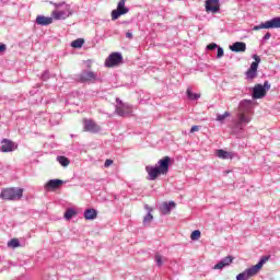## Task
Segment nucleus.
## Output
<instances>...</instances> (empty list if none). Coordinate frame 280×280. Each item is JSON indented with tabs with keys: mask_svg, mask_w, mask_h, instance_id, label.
<instances>
[{
	"mask_svg": "<svg viewBox=\"0 0 280 280\" xmlns=\"http://www.w3.org/2000/svg\"><path fill=\"white\" fill-rule=\"evenodd\" d=\"M79 82H81V84H97V82H104V80L100 78L96 72L82 70L79 74Z\"/></svg>",
	"mask_w": 280,
	"mask_h": 280,
	"instance_id": "3",
	"label": "nucleus"
},
{
	"mask_svg": "<svg viewBox=\"0 0 280 280\" xmlns=\"http://www.w3.org/2000/svg\"><path fill=\"white\" fill-rule=\"evenodd\" d=\"M74 215H78V211H75V209L73 208H69L68 210H66L63 218L65 220H71L72 218H74Z\"/></svg>",
	"mask_w": 280,
	"mask_h": 280,
	"instance_id": "28",
	"label": "nucleus"
},
{
	"mask_svg": "<svg viewBox=\"0 0 280 280\" xmlns=\"http://www.w3.org/2000/svg\"><path fill=\"white\" fill-rule=\"evenodd\" d=\"M218 44H215V43H211V44H209L208 46H207V48L206 49H208L209 51H213L214 49H218Z\"/></svg>",
	"mask_w": 280,
	"mask_h": 280,
	"instance_id": "40",
	"label": "nucleus"
},
{
	"mask_svg": "<svg viewBox=\"0 0 280 280\" xmlns=\"http://www.w3.org/2000/svg\"><path fill=\"white\" fill-rule=\"evenodd\" d=\"M60 119H62V115H60V113H56L50 116L49 122L51 126H58V124H60Z\"/></svg>",
	"mask_w": 280,
	"mask_h": 280,
	"instance_id": "26",
	"label": "nucleus"
},
{
	"mask_svg": "<svg viewBox=\"0 0 280 280\" xmlns=\"http://www.w3.org/2000/svg\"><path fill=\"white\" fill-rule=\"evenodd\" d=\"M56 8H63V10L61 11H54L52 12V18L56 21H65V19H69V16H71L73 14V12L71 11V5L65 3V2H58L55 3Z\"/></svg>",
	"mask_w": 280,
	"mask_h": 280,
	"instance_id": "4",
	"label": "nucleus"
},
{
	"mask_svg": "<svg viewBox=\"0 0 280 280\" xmlns=\"http://www.w3.org/2000/svg\"><path fill=\"white\" fill-rule=\"evenodd\" d=\"M43 86V83H36L33 89L30 91V95H36L38 93V89Z\"/></svg>",
	"mask_w": 280,
	"mask_h": 280,
	"instance_id": "36",
	"label": "nucleus"
},
{
	"mask_svg": "<svg viewBox=\"0 0 280 280\" xmlns=\"http://www.w3.org/2000/svg\"><path fill=\"white\" fill-rule=\"evenodd\" d=\"M257 69H259L257 66L250 63L249 69L245 72L246 80H255L257 78Z\"/></svg>",
	"mask_w": 280,
	"mask_h": 280,
	"instance_id": "22",
	"label": "nucleus"
},
{
	"mask_svg": "<svg viewBox=\"0 0 280 280\" xmlns=\"http://www.w3.org/2000/svg\"><path fill=\"white\" fill-rule=\"evenodd\" d=\"M128 12H130V9L126 7V0H119L117 9L112 11V21H117V19L128 14Z\"/></svg>",
	"mask_w": 280,
	"mask_h": 280,
	"instance_id": "8",
	"label": "nucleus"
},
{
	"mask_svg": "<svg viewBox=\"0 0 280 280\" xmlns=\"http://www.w3.org/2000/svg\"><path fill=\"white\" fill-rule=\"evenodd\" d=\"M233 259H235V257L225 256L217 265H214L213 269L214 270H222L223 268H226V266H229L230 264H233Z\"/></svg>",
	"mask_w": 280,
	"mask_h": 280,
	"instance_id": "17",
	"label": "nucleus"
},
{
	"mask_svg": "<svg viewBox=\"0 0 280 280\" xmlns=\"http://www.w3.org/2000/svg\"><path fill=\"white\" fill-rule=\"evenodd\" d=\"M170 165H172V158L164 156L153 165H147L145 172L148 174L147 180H156L159 176H165L170 172Z\"/></svg>",
	"mask_w": 280,
	"mask_h": 280,
	"instance_id": "1",
	"label": "nucleus"
},
{
	"mask_svg": "<svg viewBox=\"0 0 280 280\" xmlns=\"http://www.w3.org/2000/svg\"><path fill=\"white\" fill-rule=\"evenodd\" d=\"M83 130L85 132H91L92 135H97V132L102 131V127H100V125H97L92 119H84V121H83Z\"/></svg>",
	"mask_w": 280,
	"mask_h": 280,
	"instance_id": "10",
	"label": "nucleus"
},
{
	"mask_svg": "<svg viewBox=\"0 0 280 280\" xmlns=\"http://www.w3.org/2000/svg\"><path fill=\"white\" fill-rule=\"evenodd\" d=\"M0 152H14V142L3 139L0 147Z\"/></svg>",
	"mask_w": 280,
	"mask_h": 280,
	"instance_id": "20",
	"label": "nucleus"
},
{
	"mask_svg": "<svg viewBox=\"0 0 280 280\" xmlns=\"http://www.w3.org/2000/svg\"><path fill=\"white\" fill-rule=\"evenodd\" d=\"M115 113L118 115V117H130V113L132 112L128 105H116Z\"/></svg>",
	"mask_w": 280,
	"mask_h": 280,
	"instance_id": "15",
	"label": "nucleus"
},
{
	"mask_svg": "<svg viewBox=\"0 0 280 280\" xmlns=\"http://www.w3.org/2000/svg\"><path fill=\"white\" fill-rule=\"evenodd\" d=\"M224 56V48L221 46L217 47V58L220 59Z\"/></svg>",
	"mask_w": 280,
	"mask_h": 280,
	"instance_id": "38",
	"label": "nucleus"
},
{
	"mask_svg": "<svg viewBox=\"0 0 280 280\" xmlns=\"http://www.w3.org/2000/svg\"><path fill=\"white\" fill-rule=\"evenodd\" d=\"M206 12L218 14L220 12V0H206Z\"/></svg>",
	"mask_w": 280,
	"mask_h": 280,
	"instance_id": "11",
	"label": "nucleus"
},
{
	"mask_svg": "<svg viewBox=\"0 0 280 280\" xmlns=\"http://www.w3.org/2000/svg\"><path fill=\"white\" fill-rule=\"evenodd\" d=\"M35 22L37 25H42V27H47V25H51V23H54V18L37 15Z\"/></svg>",
	"mask_w": 280,
	"mask_h": 280,
	"instance_id": "18",
	"label": "nucleus"
},
{
	"mask_svg": "<svg viewBox=\"0 0 280 280\" xmlns=\"http://www.w3.org/2000/svg\"><path fill=\"white\" fill-rule=\"evenodd\" d=\"M200 130V126L198 125H194L191 128H190V132L194 133V132H198Z\"/></svg>",
	"mask_w": 280,
	"mask_h": 280,
	"instance_id": "41",
	"label": "nucleus"
},
{
	"mask_svg": "<svg viewBox=\"0 0 280 280\" xmlns=\"http://www.w3.org/2000/svg\"><path fill=\"white\" fill-rule=\"evenodd\" d=\"M148 101H150V96H148L147 98H142L140 101V104H145Z\"/></svg>",
	"mask_w": 280,
	"mask_h": 280,
	"instance_id": "46",
	"label": "nucleus"
},
{
	"mask_svg": "<svg viewBox=\"0 0 280 280\" xmlns=\"http://www.w3.org/2000/svg\"><path fill=\"white\" fill-rule=\"evenodd\" d=\"M269 259H270V256L265 255L259 259V261L256 265L252 266V268L256 269V271L259 273V270L264 268V264H266V261H268Z\"/></svg>",
	"mask_w": 280,
	"mask_h": 280,
	"instance_id": "24",
	"label": "nucleus"
},
{
	"mask_svg": "<svg viewBox=\"0 0 280 280\" xmlns=\"http://www.w3.org/2000/svg\"><path fill=\"white\" fill-rule=\"evenodd\" d=\"M200 235H201L200 230H195L190 234V240L192 242H196L197 240H200Z\"/></svg>",
	"mask_w": 280,
	"mask_h": 280,
	"instance_id": "33",
	"label": "nucleus"
},
{
	"mask_svg": "<svg viewBox=\"0 0 280 280\" xmlns=\"http://www.w3.org/2000/svg\"><path fill=\"white\" fill-rule=\"evenodd\" d=\"M176 209V202L175 201H164L160 207V213L161 215H170L172 213V210Z\"/></svg>",
	"mask_w": 280,
	"mask_h": 280,
	"instance_id": "13",
	"label": "nucleus"
},
{
	"mask_svg": "<svg viewBox=\"0 0 280 280\" xmlns=\"http://www.w3.org/2000/svg\"><path fill=\"white\" fill-rule=\"evenodd\" d=\"M8 246L10 248H19V246H21V242L19 241V238H12L8 242Z\"/></svg>",
	"mask_w": 280,
	"mask_h": 280,
	"instance_id": "31",
	"label": "nucleus"
},
{
	"mask_svg": "<svg viewBox=\"0 0 280 280\" xmlns=\"http://www.w3.org/2000/svg\"><path fill=\"white\" fill-rule=\"evenodd\" d=\"M250 114H244L238 112L236 127L234 128L233 132H235V135H238V137H244V135L237 132H242L244 130V126H246V124H250Z\"/></svg>",
	"mask_w": 280,
	"mask_h": 280,
	"instance_id": "7",
	"label": "nucleus"
},
{
	"mask_svg": "<svg viewBox=\"0 0 280 280\" xmlns=\"http://www.w3.org/2000/svg\"><path fill=\"white\" fill-rule=\"evenodd\" d=\"M61 185H65V180H62V179H50L46 183L45 189L56 191V189H59Z\"/></svg>",
	"mask_w": 280,
	"mask_h": 280,
	"instance_id": "16",
	"label": "nucleus"
},
{
	"mask_svg": "<svg viewBox=\"0 0 280 280\" xmlns=\"http://www.w3.org/2000/svg\"><path fill=\"white\" fill-rule=\"evenodd\" d=\"M112 164H113V160H106L104 163V167H108Z\"/></svg>",
	"mask_w": 280,
	"mask_h": 280,
	"instance_id": "44",
	"label": "nucleus"
},
{
	"mask_svg": "<svg viewBox=\"0 0 280 280\" xmlns=\"http://www.w3.org/2000/svg\"><path fill=\"white\" fill-rule=\"evenodd\" d=\"M238 113L250 115L253 113V101L252 100H243L238 105Z\"/></svg>",
	"mask_w": 280,
	"mask_h": 280,
	"instance_id": "12",
	"label": "nucleus"
},
{
	"mask_svg": "<svg viewBox=\"0 0 280 280\" xmlns=\"http://www.w3.org/2000/svg\"><path fill=\"white\" fill-rule=\"evenodd\" d=\"M259 30H280V18H272L271 20L261 22L253 27L254 32H259Z\"/></svg>",
	"mask_w": 280,
	"mask_h": 280,
	"instance_id": "6",
	"label": "nucleus"
},
{
	"mask_svg": "<svg viewBox=\"0 0 280 280\" xmlns=\"http://www.w3.org/2000/svg\"><path fill=\"white\" fill-rule=\"evenodd\" d=\"M230 49L234 54H242V52L246 51V43H244V42H235L232 45H230Z\"/></svg>",
	"mask_w": 280,
	"mask_h": 280,
	"instance_id": "19",
	"label": "nucleus"
},
{
	"mask_svg": "<svg viewBox=\"0 0 280 280\" xmlns=\"http://www.w3.org/2000/svg\"><path fill=\"white\" fill-rule=\"evenodd\" d=\"M116 106H126L127 104H125L124 103V101L122 100H120V98H116Z\"/></svg>",
	"mask_w": 280,
	"mask_h": 280,
	"instance_id": "42",
	"label": "nucleus"
},
{
	"mask_svg": "<svg viewBox=\"0 0 280 280\" xmlns=\"http://www.w3.org/2000/svg\"><path fill=\"white\" fill-rule=\"evenodd\" d=\"M258 275L255 268L249 267L236 276V280H248Z\"/></svg>",
	"mask_w": 280,
	"mask_h": 280,
	"instance_id": "14",
	"label": "nucleus"
},
{
	"mask_svg": "<svg viewBox=\"0 0 280 280\" xmlns=\"http://www.w3.org/2000/svg\"><path fill=\"white\" fill-rule=\"evenodd\" d=\"M253 59H254L255 61H253L252 65H253L254 67H258V68H259V62H261V58H260L258 55H253Z\"/></svg>",
	"mask_w": 280,
	"mask_h": 280,
	"instance_id": "37",
	"label": "nucleus"
},
{
	"mask_svg": "<svg viewBox=\"0 0 280 280\" xmlns=\"http://www.w3.org/2000/svg\"><path fill=\"white\" fill-rule=\"evenodd\" d=\"M126 38L132 39L133 38L132 33L131 32H127L126 33Z\"/></svg>",
	"mask_w": 280,
	"mask_h": 280,
	"instance_id": "45",
	"label": "nucleus"
},
{
	"mask_svg": "<svg viewBox=\"0 0 280 280\" xmlns=\"http://www.w3.org/2000/svg\"><path fill=\"white\" fill-rule=\"evenodd\" d=\"M147 209L148 213L143 218V226H150V222L154 220V215H152V208L148 205L144 206Z\"/></svg>",
	"mask_w": 280,
	"mask_h": 280,
	"instance_id": "21",
	"label": "nucleus"
},
{
	"mask_svg": "<svg viewBox=\"0 0 280 280\" xmlns=\"http://www.w3.org/2000/svg\"><path fill=\"white\" fill-rule=\"evenodd\" d=\"M57 161L59 162V164H61L62 167H69V164L71 163L69 158L63 155H58Z\"/></svg>",
	"mask_w": 280,
	"mask_h": 280,
	"instance_id": "27",
	"label": "nucleus"
},
{
	"mask_svg": "<svg viewBox=\"0 0 280 280\" xmlns=\"http://www.w3.org/2000/svg\"><path fill=\"white\" fill-rule=\"evenodd\" d=\"M83 217L85 218V220H96L97 211L94 208L85 209Z\"/></svg>",
	"mask_w": 280,
	"mask_h": 280,
	"instance_id": "23",
	"label": "nucleus"
},
{
	"mask_svg": "<svg viewBox=\"0 0 280 280\" xmlns=\"http://www.w3.org/2000/svg\"><path fill=\"white\" fill-rule=\"evenodd\" d=\"M51 78V74L49 73V70H44L43 73L40 74V80L43 82H47Z\"/></svg>",
	"mask_w": 280,
	"mask_h": 280,
	"instance_id": "34",
	"label": "nucleus"
},
{
	"mask_svg": "<svg viewBox=\"0 0 280 280\" xmlns=\"http://www.w3.org/2000/svg\"><path fill=\"white\" fill-rule=\"evenodd\" d=\"M155 259V266H158V268L163 267V256L159 253L155 254L154 256Z\"/></svg>",
	"mask_w": 280,
	"mask_h": 280,
	"instance_id": "32",
	"label": "nucleus"
},
{
	"mask_svg": "<svg viewBox=\"0 0 280 280\" xmlns=\"http://www.w3.org/2000/svg\"><path fill=\"white\" fill-rule=\"evenodd\" d=\"M217 156L223 160L233 159V155L231 152L224 151L222 149L217 150Z\"/></svg>",
	"mask_w": 280,
	"mask_h": 280,
	"instance_id": "25",
	"label": "nucleus"
},
{
	"mask_svg": "<svg viewBox=\"0 0 280 280\" xmlns=\"http://www.w3.org/2000/svg\"><path fill=\"white\" fill-rule=\"evenodd\" d=\"M272 34L270 32H267L264 37L260 39V43H266V40H270Z\"/></svg>",
	"mask_w": 280,
	"mask_h": 280,
	"instance_id": "39",
	"label": "nucleus"
},
{
	"mask_svg": "<svg viewBox=\"0 0 280 280\" xmlns=\"http://www.w3.org/2000/svg\"><path fill=\"white\" fill-rule=\"evenodd\" d=\"M83 45H84V38H78L71 42V47L73 49H82Z\"/></svg>",
	"mask_w": 280,
	"mask_h": 280,
	"instance_id": "29",
	"label": "nucleus"
},
{
	"mask_svg": "<svg viewBox=\"0 0 280 280\" xmlns=\"http://www.w3.org/2000/svg\"><path fill=\"white\" fill-rule=\"evenodd\" d=\"M226 117H231V113L225 112L224 114H218L217 121H224Z\"/></svg>",
	"mask_w": 280,
	"mask_h": 280,
	"instance_id": "35",
	"label": "nucleus"
},
{
	"mask_svg": "<svg viewBox=\"0 0 280 280\" xmlns=\"http://www.w3.org/2000/svg\"><path fill=\"white\" fill-rule=\"evenodd\" d=\"M7 46L5 44H0V54H3V51H5Z\"/></svg>",
	"mask_w": 280,
	"mask_h": 280,
	"instance_id": "43",
	"label": "nucleus"
},
{
	"mask_svg": "<svg viewBox=\"0 0 280 280\" xmlns=\"http://www.w3.org/2000/svg\"><path fill=\"white\" fill-rule=\"evenodd\" d=\"M0 198H2V200H21V198H23V188H3L1 190Z\"/></svg>",
	"mask_w": 280,
	"mask_h": 280,
	"instance_id": "2",
	"label": "nucleus"
},
{
	"mask_svg": "<svg viewBox=\"0 0 280 280\" xmlns=\"http://www.w3.org/2000/svg\"><path fill=\"white\" fill-rule=\"evenodd\" d=\"M124 62V56L121 52H112L105 60V67L113 68L121 65Z\"/></svg>",
	"mask_w": 280,
	"mask_h": 280,
	"instance_id": "9",
	"label": "nucleus"
},
{
	"mask_svg": "<svg viewBox=\"0 0 280 280\" xmlns=\"http://www.w3.org/2000/svg\"><path fill=\"white\" fill-rule=\"evenodd\" d=\"M186 94L188 100H190L191 102H196V100H200V94L191 92L190 88L187 89Z\"/></svg>",
	"mask_w": 280,
	"mask_h": 280,
	"instance_id": "30",
	"label": "nucleus"
},
{
	"mask_svg": "<svg viewBox=\"0 0 280 280\" xmlns=\"http://www.w3.org/2000/svg\"><path fill=\"white\" fill-rule=\"evenodd\" d=\"M270 91V82L265 81L264 85L256 84L252 88V100H264V96Z\"/></svg>",
	"mask_w": 280,
	"mask_h": 280,
	"instance_id": "5",
	"label": "nucleus"
}]
</instances>
